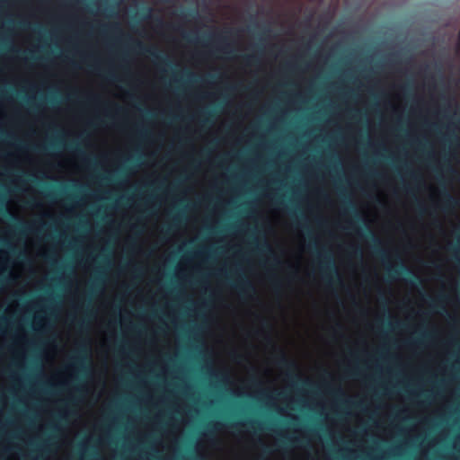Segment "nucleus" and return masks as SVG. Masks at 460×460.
<instances>
[{
  "label": "nucleus",
  "instance_id": "obj_1",
  "mask_svg": "<svg viewBox=\"0 0 460 460\" xmlns=\"http://www.w3.org/2000/svg\"><path fill=\"white\" fill-rule=\"evenodd\" d=\"M319 266L323 278L331 283H341V277L332 258L328 252H320L318 254Z\"/></svg>",
  "mask_w": 460,
  "mask_h": 460
},
{
  "label": "nucleus",
  "instance_id": "obj_36",
  "mask_svg": "<svg viewBox=\"0 0 460 460\" xmlns=\"http://www.w3.org/2000/svg\"><path fill=\"white\" fill-rule=\"evenodd\" d=\"M49 197H53V193L52 192H49L47 194Z\"/></svg>",
  "mask_w": 460,
  "mask_h": 460
},
{
  "label": "nucleus",
  "instance_id": "obj_2",
  "mask_svg": "<svg viewBox=\"0 0 460 460\" xmlns=\"http://www.w3.org/2000/svg\"><path fill=\"white\" fill-rule=\"evenodd\" d=\"M90 349L86 343L79 345L75 355L72 358L71 367L79 369L82 373L87 371V364L90 362Z\"/></svg>",
  "mask_w": 460,
  "mask_h": 460
},
{
  "label": "nucleus",
  "instance_id": "obj_35",
  "mask_svg": "<svg viewBox=\"0 0 460 460\" xmlns=\"http://www.w3.org/2000/svg\"><path fill=\"white\" fill-rule=\"evenodd\" d=\"M421 335H422L423 337H429V334H428V333H421Z\"/></svg>",
  "mask_w": 460,
  "mask_h": 460
},
{
  "label": "nucleus",
  "instance_id": "obj_4",
  "mask_svg": "<svg viewBox=\"0 0 460 460\" xmlns=\"http://www.w3.org/2000/svg\"><path fill=\"white\" fill-rule=\"evenodd\" d=\"M136 47L141 51L149 54L154 59L158 61L160 64H164L166 66H171V63L168 61L166 58L160 55L159 52L150 47L144 46L140 41L136 42Z\"/></svg>",
  "mask_w": 460,
  "mask_h": 460
},
{
  "label": "nucleus",
  "instance_id": "obj_11",
  "mask_svg": "<svg viewBox=\"0 0 460 460\" xmlns=\"http://www.w3.org/2000/svg\"><path fill=\"white\" fill-rule=\"evenodd\" d=\"M243 61L248 65H255L259 62V58L256 55H244L242 57Z\"/></svg>",
  "mask_w": 460,
  "mask_h": 460
},
{
  "label": "nucleus",
  "instance_id": "obj_37",
  "mask_svg": "<svg viewBox=\"0 0 460 460\" xmlns=\"http://www.w3.org/2000/svg\"><path fill=\"white\" fill-rule=\"evenodd\" d=\"M414 280H418L419 282H420V279L417 277H414Z\"/></svg>",
  "mask_w": 460,
  "mask_h": 460
},
{
  "label": "nucleus",
  "instance_id": "obj_25",
  "mask_svg": "<svg viewBox=\"0 0 460 460\" xmlns=\"http://www.w3.org/2000/svg\"><path fill=\"white\" fill-rule=\"evenodd\" d=\"M107 77H108L109 79H111V80H114V79H115V77H114L113 74H111V73H110V72L108 73Z\"/></svg>",
  "mask_w": 460,
  "mask_h": 460
},
{
  "label": "nucleus",
  "instance_id": "obj_22",
  "mask_svg": "<svg viewBox=\"0 0 460 460\" xmlns=\"http://www.w3.org/2000/svg\"><path fill=\"white\" fill-rule=\"evenodd\" d=\"M354 252L356 255L362 256V251L359 248H355Z\"/></svg>",
  "mask_w": 460,
  "mask_h": 460
},
{
  "label": "nucleus",
  "instance_id": "obj_34",
  "mask_svg": "<svg viewBox=\"0 0 460 460\" xmlns=\"http://www.w3.org/2000/svg\"><path fill=\"white\" fill-rule=\"evenodd\" d=\"M172 226H168L167 229H166V233H169V231L171 230Z\"/></svg>",
  "mask_w": 460,
  "mask_h": 460
},
{
  "label": "nucleus",
  "instance_id": "obj_5",
  "mask_svg": "<svg viewBox=\"0 0 460 460\" xmlns=\"http://www.w3.org/2000/svg\"><path fill=\"white\" fill-rule=\"evenodd\" d=\"M232 32L231 30H226L223 32L219 33H214L210 36L211 40L217 41L219 43H222V46L218 48V50L222 51L223 53L229 54L231 53L230 45L227 43V34H230Z\"/></svg>",
  "mask_w": 460,
  "mask_h": 460
},
{
  "label": "nucleus",
  "instance_id": "obj_10",
  "mask_svg": "<svg viewBox=\"0 0 460 460\" xmlns=\"http://www.w3.org/2000/svg\"><path fill=\"white\" fill-rule=\"evenodd\" d=\"M448 250L452 252L454 259L460 263V243H451L448 245Z\"/></svg>",
  "mask_w": 460,
  "mask_h": 460
},
{
  "label": "nucleus",
  "instance_id": "obj_14",
  "mask_svg": "<svg viewBox=\"0 0 460 460\" xmlns=\"http://www.w3.org/2000/svg\"><path fill=\"white\" fill-rule=\"evenodd\" d=\"M344 203H345V205H346L349 208H350V209H351V211L355 214V217H356L358 219H359L358 215V213H357V211H356V208H355L354 204H353L350 200H345V201H344Z\"/></svg>",
  "mask_w": 460,
  "mask_h": 460
},
{
  "label": "nucleus",
  "instance_id": "obj_12",
  "mask_svg": "<svg viewBox=\"0 0 460 460\" xmlns=\"http://www.w3.org/2000/svg\"><path fill=\"white\" fill-rule=\"evenodd\" d=\"M279 364L288 369L294 370L296 368V365L293 362L288 360V358L285 356H282L279 358Z\"/></svg>",
  "mask_w": 460,
  "mask_h": 460
},
{
  "label": "nucleus",
  "instance_id": "obj_28",
  "mask_svg": "<svg viewBox=\"0 0 460 460\" xmlns=\"http://www.w3.org/2000/svg\"><path fill=\"white\" fill-rule=\"evenodd\" d=\"M66 2H70V3H74V4H76V3H79L80 0H66Z\"/></svg>",
  "mask_w": 460,
  "mask_h": 460
},
{
  "label": "nucleus",
  "instance_id": "obj_23",
  "mask_svg": "<svg viewBox=\"0 0 460 460\" xmlns=\"http://www.w3.org/2000/svg\"><path fill=\"white\" fill-rule=\"evenodd\" d=\"M350 404H351V406H353L355 408H361L362 407V403L361 402H351Z\"/></svg>",
  "mask_w": 460,
  "mask_h": 460
},
{
  "label": "nucleus",
  "instance_id": "obj_16",
  "mask_svg": "<svg viewBox=\"0 0 460 460\" xmlns=\"http://www.w3.org/2000/svg\"><path fill=\"white\" fill-rule=\"evenodd\" d=\"M184 75H186L188 80H191L192 81L195 78V75L192 72L189 71V70H185L184 71Z\"/></svg>",
  "mask_w": 460,
  "mask_h": 460
},
{
  "label": "nucleus",
  "instance_id": "obj_7",
  "mask_svg": "<svg viewBox=\"0 0 460 460\" xmlns=\"http://www.w3.org/2000/svg\"><path fill=\"white\" fill-rule=\"evenodd\" d=\"M0 211L3 212V215L11 219V220H13L15 222V229L21 233V234H24L26 233L28 230H31V228L29 227V226L24 223V222H22L20 220H18L14 216L13 214H12L9 210L4 208L3 207V203H0Z\"/></svg>",
  "mask_w": 460,
  "mask_h": 460
},
{
  "label": "nucleus",
  "instance_id": "obj_15",
  "mask_svg": "<svg viewBox=\"0 0 460 460\" xmlns=\"http://www.w3.org/2000/svg\"><path fill=\"white\" fill-rule=\"evenodd\" d=\"M218 425H219V424L208 425V426L207 432L205 433V436H206V437H208V438H209V437H210V435L213 433V430H214L215 429H217Z\"/></svg>",
  "mask_w": 460,
  "mask_h": 460
},
{
  "label": "nucleus",
  "instance_id": "obj_17",
  "mask_svg": "<svg viewBox=\"0 0 460 460\" xmlns=\"http://www.w3.org/2000/svg\"><path fill=\"white\" fill-rule=\"evenodd\" d=\"M445 299H446V296H441L438 297V301H432L430 305L433 306V307H436V306L438 305V302L439 301H444Z\"/></svg>",
  "mask_w": 460,
  "mask_h": 460
},
{
  "label": "nucleus",
  "instance_id": "obj_19",
  "mask_svg": "<svg viewBox=\"0 0 460 460\" xmlns=\"http://www.w3.org/2000/svg\"><path fill=\"white\" fill-rule=\"evenodd\" d=\"M87 101L89 102H97L99 101V97L95 96V95L90 96V97L87 98Z\"/></svg>",
  "mask_w": 460,
  "mask_h": 460
},
{
  "label": "nucleus",
  "instance_id": "obj_29",
  "mask_svg": "<svg viewBox=\"0 0 460 460\" xmlns=\"http://www.w3.org/2000/svg\"><path fill=\"white\" fill-rule=\"evenodd\" d=\"M35 149L38 150V151H40L42 149H47V148L46 147H41V146H37Z\"/></svg>",
  "mask_w": 460,
  "mask_h": 460
},
{
  "label": "nucleus",
  "instance_id": "obj_9",
  "mask_svg": "<svg viewBox=\"0 0 460 460\" xmlns=\"http://www.w3.org/2000/svg\"><path fill=\"white\" fill-rule=\"evenodd\" d=\"M442 196L444 198L446 207L451 208L458 205L456 199L448 191L444 190L442 192Z\"/></svg>",
  "mask_w": 460,
  "mask_h": 460
},
{
  "label": "nucleus",
  "instance_id": "obj_3",
  "mask_svg": "<svg viewBox=\"0 0 460 460\" xmlns=\"http://www.w3.org/2000/svg\"><path fill=\"white\" fill-rule=\"evenodd\" d=\"M367 237L373 243L374 252L376 256L380 257L384 261L388 259L387 252L381 247L380 239L373 233V231L367 226Z\"/></svg>",
  "mask_w": 460,
  "mask_h": 460
},
{
  "label": "nucleus",
  "instance_id": "obj_18",
  "mask_svg": "<svg viewBox=\"0 0 460 460\" xmlns=\"http://www.w3.org/2000/svg\"><path fill=\"white\" fill-rule=\"evenodd\" d=\"M67 147H68L69 149H72V150H77V151H78V153L83 154V152H81V150H79V149L77 148V144H75V143H70V144H68Z\"/></svg>",
  "mask_w": 460,
  "mask_h": 460
},
{
  "label": "nucleus",
  "instance_id": "obj_8",
  "mask_svg": "<svg viewBox=\"0 0 460 460\" xmlns=\"http://www.w3.org/2000/svg\"><path fill=\"white\" fill-rule=\"evenodd\" d=\"M388 275L392 279H394L397 276L401 274H405L408 276H412V271L409 270L402 261L397 266L388 267Z\"/></svg>",
  "mask_w": 460,
  "mask_h": 460
},
{
  "label": "nucleus",
  "instance_id": "obj_32",
  "mask_svg": "<svg viewBox=\"0 0 460 460\" xmlns=\"http://www.w3.org/2000/svg\"><path fill=\"white\" fill-rule=\"evenodd\" d=\"M304 384H305V385H312V384H311L310 382H308V381H305V382H304Z\"/></svg>",
  "mask_w": 460,
  "mask_h": 460
},
{
  "label": "nucleus",
  "instance_id": "obj_6",
  "mask_svg": "<svg viewBox=\"0 0 460 460\" xmlns=\"http://www.w3.org/2000/svg\"><path fill=\"white\" fill-rule=\"evenodd\" d=\"M234 287L239 291L242 296H248L255 293V288L252 283L245 278H241Z\"/></svg>",
  "mask_w": 460,
  "mask_h": 460
},
{
  "label": "nucleus",
  "instance_id": "obj_24",
  "mask_svg": "<svg viewBox=\"0 0 460 460\" xmlns=\"http://www.w3.org/2000/svg\"><path fill=\"white\" fill-rule=\"evenodd\" d=\"M139 135L141 137H146L147 136V131H146V130H139Z\"/></svg>",
  "mask_w": 460,
  "mask_h": 460
},
{
  "label": "nucleus",
  "instance_id": "obj_20",
  "mask_svg": "<svg viewBox=\"0 0 460 460\" xmlns=\"http://www.w3.org/2000/svg\"><path fill=\"white\" fill-rule=\"evenodd\" d=\"M332 393H333V394H335L337 396H343L344 395L343 392L341 389L334 390Z\"/></svg>",
  "mask_w": 460,
  "mask_h": 460
},
{
  "label": "nucleus",
  "instance_id": "obj_27",
  "mask_svg": "<svg viewBox=\"0 0 460 460\" xmlns=\"http://www.w3.org/2000/svg\"><path fill=\"white\" fill-rule=\"evenodd\" d=\"M274 287H275V288H276V289H279V288H280V284H279V281H276V282L274 283Z\"/></svg>",
  "mask_w": 460,
  "mask_h": 460
},
{
  "label": "nucleus",
  "instance_id": "obj_21",
  "mask_svg": "<svg viewBox=\"0 0 460 460\" xmlns=\"http://www.w3.org/2000/svg\"><path fill=\"white\" fill-rule=\"evenodd\" d=\"M446 170H447V172H449V173H451V174H453V173H455V172H456V171H455V170L453 169V167H452V166H450V165H447V166L446 167Z\"/></svg>",
  "mask_w": 460,
  "mask_h": 460
},
{
  "label": "nucleus",
  "instance_id": "obj_30",
  "mask_svg": "<svg viewBox=\"0 0 460 460\" xmlns=\"http://www.w3.org/2000/svg\"><path fill=\"white\" fill-rule=\"evenodd\" d=\"M56 146H57V145H56L55 143H51V144L49 145V147H50V148H55Z\"/></svg>",
  "mask_w": 460,
  "mask_h": 460
},
{
  "label": "nucleus",
  "instance_id": "obj_13",
  "mask_svg": "<svg viewBox=\"0 0 460 460\" xmlns=\"http://www.w3.org/2000/svg\"><path fill=\"white\" fill-rule=\"evenodd\" d=\"M258 249L261 252H267L270 254L272 253V249H271L270 245L266 241H263V243H261L260 245H258Z\"/></svg>",
  "mask_w": 460,
  "mask_h": 460
},
{
  "label": "nucleus",
  "instance_id": "obj_31",
  "mask_svg": "<svg viewBox=\"0 0 460 460\" xmlns=\"http://www.w3.org/2000/svg\"><path fill=\"white\" fill-rule=\"evenodd\" d=\"M419 208H420V213H423V212H424V209H423V208H422L421 206H420V207H419Z\"/></svg>",
  "mask_w": 460,
  "mask_h": 460
},
{
  "label": "nucleus",
  "instance_id": "obj_26",
  "mask_svg": "<svg viewBox=\"0 0 460 460\" xmlns=\"http://www.w3.org/2000/svg\"><path fill=\"white\" fill-rule=\"evenodd\" d=\"M247 424L252 426V427H254L255 424H259L257 421H247Z\"/></svg>",
  "mask_w": 460,
  "mask_h": 460
},
{
  "label": "nucleus",
  "instance_id": "obj_33",
  "mask_svg": "<svg viewBox=\"0 0 460 460\" xmlns=\"http://www.w3.org/2000/svg\"><path fill=\"white\" fill-rule=\"evenodd\" d=\"M158 22H159L160 25H164V22H163V21L161 19H158Z\"/></svg>",
  "mask_w": 460,
  "mask_h": 460
}]
</instances>
